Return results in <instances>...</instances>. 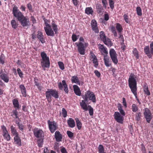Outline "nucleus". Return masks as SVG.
I'll list each match as a JSON object with an SVG mask.
<instances>
[{
	"instance_id": "nucleus-1",
	"label": "nucleus",
	"mask_w": 153,
	"mask_h": 153,
	"mask_svg": "<svg viewBox=\"0 0 153 153\" xmlns=\"http://www.w3.org/2000/svg\"><path fill=\"white\" fill-rule=\"evenodd\" d=\"M13 16L17 18L23 27H27L30 25L29 19L24 16L22 12L18 9L16 6L13 7Z\"/></svg>"
},
{
	"instance_id": "nucleus-2",
	"label": "nucleus",
	"mask_w": 153,
	"mask_h": 153,
	"mask_svg": "<svg viewBox=\"0 0 153 153\" xmlns=\"http://www.w3.org/2000/svg\"><path fill=\"white\" fill-rule=\"evenodd\" d=\"M133 74H131L128 79V85L131 92L136 97L137 95L136 77Z\"/></svg>"
},
{
	"instance_id": "nucleus-3",
	"label": "nucleus",
	"mask_w": 153,
	"mask_h": 153,
	"mask_svg": "<svg viewBox=\"0 0 153 153\" xmlns=\"http://www.w3.org/2000/svg\"><path fill=\"white\" fill-rule=\"evenodd\" d=\"M45 94L46 98L49 102L51 101V96L56 99L58 98L59 97L58 91L55 89H49L45 92Z\"/></svg>"
},
{
	"instance_id": "nucleus-4",
	"label": "nucleus",
	"mask_w": 153,
	"mask_h": 153,
	"mask_svg": "<svg viewBox=\"0 0 153 153\" xmlns=\"http://www.w3.org/2000/svg\"><path fill=\"white\" fill-rule=\"evenodd\" d=\"M41 56L42 58L41 61L42 67L45 68H49L50 65L49 57L47 56L46 54L44 51L41 53Z\"/></svg>"
},
{
	"instance_id": "nucleus-5",
	"label": "nucleus",
	"mask_w": 153,
	"mask_h": 153,
	"mask_svg": "<svg viewBox=\"0 0 153 153\" xmlns=\"http://www.w3.org/2000/svg\"><path fill=\"white\" fill-rule=\"evenodd\" d=\"M83 99L87 102L89 100L93 102H96V99L95 95L93 92L88 91L85 95L82 97Z\"/></svg>"
},
{
	"instance_id": "nucleus-6",
	"label": "nucleus",
	"mask_w": 153,
	"mask_h": 153,
	"mask_svg": "<svg viewBox=\"0 0 153 153\" xmlns=\"http://www.w3.org/2000/svg\"><path fill=\"white\" fill-rule=\"evenodd\" d=\"M76 44L78 48V51L79 53L82 55H84L85 54V50L86 47L88 46L87 43H82V42H79L78 43H76Z\"/></svg>"
},
{
	"instance_id": "nucleus-7",
	"label": "nucleus",
	"mask_w": 153,
	"mask_h": 153,
	"mask_svg": "<svg viewBox=\"0 0 153 153\" xmlns=\"http://www.w3.org/2000/svg\"><path fill=\"white\" fill-rule=\"evenodd\" d=\"M45 26L44 27L45 32L48 36H54L55 33L51 28V26L48 23H45Z\"/></svg>"
},
{
	"instance_id": "nucleus-8",
	"label": "nucleus",
	"mask_w": 153,
	"mask_h": 153,
	"mask_svg": "<svg viewBox=\"0 0 153 153\" xmlns=\"http://www.w3.org/2000/svg\"><path fill=\"white\" fill-rule=\"evenodd\" d=\"M109 54L112 62L114 64H117L118 60L117 55L115 50L113 48L111 49L109 51Z\"/></svg>"
},
{
	"instance_id": "nucleus-9",
	"label": "nucleus",
	"mask_w": 153,
	"mask_h": 153,
	"mask_svg": "<svg viewBox=\"0 0 153 153\" xmlns=\"http://www.w3.org/2000/svg\"><path fill=\"white\" fill-rule=\"evenodd\" d=\"M143 114L147 122L148 123H150L152 119V116L150 110L148 108H146L144 109Z\"/></svg>"
},
{
	"instance_id": "nucleus-10",
	"label": "nucleus",
	"mask_w": 153,
	"mask_h": 153,
	"mask_svg": "<svg viewBox=\"0 0 153 153\" xmlns=\"http://www.w3.org/2000/svg\"><path fill=\"white\" fill-rule=\"evenodd\" d=\"M48 124L51 132L52 133H54L57 128L56 123L54 121L52 122L48 120Z\"/></svg>"
},
{
	"instance_id": "nucleus-11",
	"label": "nucleus",
	"mask_w": 153,
	"mask_h": 153,
	"mask_svg": "<svg viewBox=\"0 0 153 153\" xmlns=\"http://www.w3.org/2000/svg\"><path fill=\"white\" fill-rule=\"evenodd\" d=\"M58 86L59 89L60 90L63 89V86L64 87V91L66 94H68L69 91L68 88V85L66 84L65 81V80H63L62 81V83L60 82L58 84Z\"/></svg>"
},
{
	"instance_id": "nucleus-12",
	"label": "nucleus",
	"mask_w": 153,
	"mask_h": 153,
	"mask_svg": "<svg viewBox=\"0 0 153 153\" xmlns=\"http://www.w3.org/2000/svg\"><path fill=\"white\" fill-rule=\"evenodd\" d=\"M1 128L2 130L3 136L4 137V139L7 141L10 140V137L7 130L6 127L4 125H3L1 126Z\"/></svg>"
},
{
	"instance_id": "nucleus-13",
	"label": "nucleus",
	"mask_w": 153,
	"mask_h": 153,
	"mask_svg": "<svg viewBox=\"0 0 153 153\" xmlns=\"http://www.w3.org/2000/svg\"><path fill=\"white\" fill-rule=\"evenodd\" d=\"M114 116V119L117 122L121 124L123 123V117L121 115L119 112L117 111L115 112Z\"/></svg>"
},
{
	"instance_id": "nucleus-14",
	"label": "nucleus",
	"mask_w": 153,
	"mask_h": 153,
	"mask_svg": "<svg viewBox=\"0 0 153 153\" xmlns=\"http://www.w3.org/2000/svg\"><path fill=\"white\" fill-rule=\"evenodd\" d=\"M91 25L92 30L96 33L99 32V29L97 27V23L94 19L92 20L91 22Z\"/></svg>"
},
{
	"instance_id": "nucleus-15",
	"label": "nucleus",
	"mask_w": 153,
	"mask_h": 153,
	"mask_svg": "<svg viewBox=\"0 0 153 153\" xmlns=\"http://www.w3.org/2000/svg\"><path fill=\"white\" fill-rule=\"evenodd\" d=\"M33 132L34 136L38 138H41L43 134L42 131L37 128L35 129Z\"/></svg>"
},
{
	"instance_id": "nucleus-16",
	"label": "nucleus",
	"mask_w": 153,
	"mask_h": 153,
	"mask_svg": "<svg viewBox=\"0 0 153 153\" xmlns=\"http://www.w3.org/2000/svg\"><path fill=\"white\" fill-rule=\"evenodd\" d=\"M71 81L72 83H74L79 85H82L83 84V82L79 81L78 77L76 76H72Z\"/></svg>"
},
{
	"instance_id": "nucleus-17",
	"label": "nucleus",
	"mask_w": 153,
	"mask_h": 153,
	"mask_svg": "<svg viewBox=\"0 0 153 153\" xmlns=\"http://www.w3.org/2000/svg\"><path fill=\"white\" fill-rule=\"evenodd\" d=\"M55 138L57 142L62 141V136L59 131H56L55 133Z\"/></svg>"
},
{
	"instance_id": "nucleus-18",
	"label": "nucleus",
	"mask_w": 153,
	"mask_h": 153,
	"mask_svg": "<svg viewBox=\"0 0 153 153\" xmlns=\"http://www.w3.org/2000/svg\"><path fill=\"white\" fill-rule=\"evenodd\" d=\"M104 56V61L105 65L108 67L110 66L111 64L110 63V61L109 57L108 56V55L106 54H102Z\"/></svg>"
},
{
	"instance_id": "nucleus-19",
	"label": "nucleus",
	"mask_w": 153,
	"mask_h": 153,
	"mask_svg": "<svg viewBox=\"0 0 153 153\" xmlns=\"http://www.w3.org/2000/svg\"><path fill=\"white\" fill-rule=\"evenodd\" d=\"M144 51L145 54L147 55L149 58H152V54L151 53L150 51L148 45L144 47Z\"/></svg>"
},
{
	"instance_id": "nucleus-20",
	"label": "nucleus",
	"mask_w": 153,
	"mask_h": 153,
	"mask_svg": "<svg viewBox=\"0 0 153 153\" xmlns=\"http://www.w3.org/2000/svg\"><path fill=\"white\" fill-rule=\"evenodd\" d=\"M67 123L69 126L71 128L74 127L75 126L74 120L72 118H69L67 120Z\"/></svg>"
},
{
	"instance_id": "nucleus-21",
	"label": "nucleus",
	"mask_w": 153,
	"mask_h": 153,
	"mask_svg": "<svg viewBox=\"0 0 153 153\" xmlns=\"http://www.w3.org/2000/svg\"><path fill=\"white\" fill-rule=\"evenodd\" d=\"M74 91L75 94L78 96L81 95V93L80 89L78 86L76 85H73Z\"/></svg>"
},
{
	"instance_id": "nucleus-22",
	"label": "nucleus",
	"mask_w": 153,
	"mask_h": 153,
	"mask_svg": "<svg viewBox=\"0 0 153 153\" xmlns=\"http://www.w3.org/2000/svg\"><path fill=\"white\" fill-rule=\"evenodd\" d=\"M14 143L18 146H21L22 145L21 140L19 136H15L14 138Z\"/></svg>"
},
{
	"instance_id": "nucleus-23",
	"label": "nucleus",
	"mask_w": 153,
	"mask_h": 153,
	"mask_svg": "<svg viewBox=\"0 0 153 153\" xmlns=\"http://www.w3.org/2000/svg\"><path fill=\"white\" fill-rule=\"evenodd\" d=\"M86 102L84 100H82L81 102L80 103V105L81 108L84 110L86 111H87L88 108V106L85 102Z\"/></svg>"
},
{
	"instance_id": "nucleus-24",
	"label": "nucleus",
	"mask_w": 153,
	"mask_h": 153,
	"mask_svg": "<svg viewBox=\"0 0 153 153\" xmlns=\"http://www.w3.org/2000/svg\"><path fill=\"white\" fill-rule=\"evenodd\" d=\"M19 88L20 89L21 93L23 96L26 97L27 95L26 90L24 85L22 84L20 85Z\"/></svg>"
},
{
	"instance_id": "nucleus-25",
	"label": "nucleus",
	"mask_w": 153,
	"mask_h": 153,
	"mask_svg": "<svg viewBox=\"0 0 153 153\" xmlns=\"http://www.w3.org/2000/svg\"><path fill=\"white\" fill-rule=\"evenodd\" d=\"M0 77L5 82L7 83L9 80V78L7 74H5L0 75Z\"/></svg>"
},
{
	"instance_id": "nucleus-26",
	"label": "nucleus",
	"mask_w": 153,
	"mask_h": 153,
	"mask_svg": "<svg viewBox=\"0 0 153 153\" xmlns=\"http://www.w3.org/2000/svg\"><path fill=\"white\" fill-rule=\"evenodd\" d=\"M35 85L40 90H41V84L38 82L39 79L36 77H35L33 79Z\"/></svg>"
},
{
	"instance_id": "nucleus-27",
	"label": "nucleus",
	"mask_w": 153,
	"mask_h": 153,
	"mask_svg": "<svg viewBox=\"0 0 153 153\" xmlns=\"http://www.w3.org/2000/svg\"><path fill=\"white\" fill-rule=\"evenodd\" d=\"M96 9L97 12L98 13L103 12V9L101 5L100 4H97L96 5Z\"/></svg>"
},
{
	"instance_id": "nucleus-28",
	"label": "nucleus",
	"mask_w": 153,
	"mask_h": 153,
	"mask_svg": "<svg viewBox=\"0 0 153 153\" xmlns=\"http://www.w3.org/2000/svg\"><path fill=\"white\" fill-rule=\"evenodd\" d=\"M52 26L53 29V32H55V34H57L58 33V28L57 25L53 21L52 22Z\"/></svg>"
},
{
	"instance_id": "nucleus-29",
	"label": "nucleus",
	"mask_w": 153,
	"mask_h": 153,
	"mask_svg": "<svg viewBox=\"0 0 153 153\" xmlns=\"http://www.w3.org/2000/svg\"><path fill=\"white\" fill-rule=\"evenodd\" d=\"M104 43L108 47H110L112 45V43L110 39L108 38H106L105 40L103 41Z\"/></svg>"
},
{
	"instance_id": "nucleus-30",
	"label": "nucleus",
	"mask_w": 153,
	"mask_h": 153,
	"mask_svg": "<svg viewBox=\"0 0 153 153\" xmlns=\"http://www.w3.org/2000/svg\"><path fill=\"white\" fill-rule=\"evenodd\" d=\"M13 105L14 107L16 108V109H19V105L18 101L16 99H14L13 100Z\"/></svg>"
},
{
	"instance_id": "nucleus-31",
	"label": "nucleus",
	"mask_w": 153,
	"mask_h": 153,
	"mask_svg": "<svg viewBox=\"0 0 153 153\" xmlns=\"http://www.w3.org/2000/svg\"><path fill=\"white\" fill-rule=\"evenodd\" d=\"M118 110L120 112V113L123 116H125V113L122 108L121 105L119 103L118 104Z\"/></svg>"
},
{
	"instance_id": "nucleus-32",
	"label": "nucleus",
	"mask_w": 153,
	"mask_h": 153,
	"mask_svg": "<svg viewBox=\"0 0 153 153\" xmlns=\"http://www.w3.org/2000/svg\"><path fill=\"white\" fill-rule=\"evenodd\" d=\"M75 120L76 123V126L78 129L79 130L82 127V123L77 118H75Z\"/></svg>"
},
{
	"instance_id": "nucleus-33",
	"label": "nucleus",
	"mask_w": 153,
	"mask_h": 153,
	"mask_svg": "<svg viewBox=\"0 0 153 153\" xmlns=\"http://www.w3.org/2000/svg\"><path fill=\"white\" fill-rule=\"evenodd\" d=\"M116 28L119 33H122L123 29L120 24L119 23H117L116 24Z\"/></svg>"
},
{
	"instance_id": "nucleus-34",
	"label": "nucleus",
	"mask_w": 153,
	"mask_h": 153,
	"mask_svg": "<svg viewBox=\"0 0 153 153\" xmlns=\"http://www.w3.org/2000/svg\"><path fill=\"white\" fill-rule=\"evenodd\" d=\"M11 24L12 27L14 29H16L18 25V23L15 20H12L11 21Z\"/></svg>"
},
{
	"instance_id": "nucleus-35",
	"label": "nucleus",
	"mask_w": 153,
	"mask_h": 153,
	"mask_svg": "<svg viewBox=\"0 0 153 153\" xmlns=\"http://www.w3.org/2000/svg\"><path fill=\"white\" fill-rule=\"evenodd\" d=\"M10 128L11 132L12 134L13 135H15V136H17L19 135V134L16 131V129L13 126H11Z\"/></svg>"
},
{
	"instance_id": "nucleus-36",
	"label": "nucleus",
	"mask_w": 153,
	"mask_h": 153,
	"mask_svg": "<svg viewBox=\"0 0 153 153\" xmlns=\"http://www.w3.org/2000/svg\"><path fill=\"white\" fill-rule=\"evenodd\" d=\"M17 109H16L15 110H13L11 112V116L13 117L15 116V118L17 119H19L18 115V112L17 111Z\"/></svg>"
},
{
	"instance_id": "nucleus-37",
	"label": "nucleus",
	"mask_w": 153,
	"mask_h": 153,
	"mask_svg": "<svg viewBox=\"0 0 153 153\" xmlns=\"http://www.w3.org/2000/svg\"><path fill=\"white\" fill-rule=\"evenodd\" d=\"M144 92L147 95L149 96L150 93L148 89V86L147 85H145L143 87Z\"/></svg>"
},
{
	"instance_id": "nucleus-38",
	"label": "nucleus",
	"mask_w": 153,
	"mask_h": 153,
	"mask_svg": "<svg viewBox=\"0 0 153 153\" xmlns=\"http://www.w3.org/2000/svg\"><path fill=\"white\" fill-rule=\"evenodd\" d=\"M100 36L101 40H102V41H103L105 40V39H106L107 38L106 37L104 33V32L102 31H101L100 32Z\"/></svg>"
},
{
	"instance_id": "nucleus-39",
	"label": "nucleus",
	"mask_w": 153,
	"mask_h": 153,
	"mask_svg": "<svg viewBox=\"0 0 153 153\" xmlns=\"http://www.w3.org/2000/svg\"><path fill=\"white\" fill-rule=\"evenodd\" d=\"M92 8L91 7H86L85 10V13L87 14H92L93 13Z\"/></svg>"
},
{
	"instance_id": "nucleus-40",
	"label": "nucleus",
	"mask_w": 153,
	"mask_h": 153,
	"mask_svg": "<svg viewBox=\"0 0 153 153\" xmlns=\"http://www.w3.org/2000/svg\"><path fill=\"white\" fill-rule=\"evenodd\" d=\"M98 149L99 153H105L103 146L102 145H100L99 146Z\"/></svg>"
},
{
	"instance_id": "nucleus-41",
	"label": "nucleus",
	"mask_w": 153,
	"mask_h": 153,
	"mask_svg": "<svg viewBox=\"0 0 153 153\" xmlns=\"http://www.w3.org/2000/svg\"><path fill=\"white\" fill-rule=\"evenodd\" d=\"M136 12L137 15L139 16L142 15V10L140 7H137L136 8Z\"/></svg>"
},
{
	"instance_id": "nucleus-42",
	"label": "nucleus",
	"mask_w": 153,
	"mask_h": 153,
	"mask_svg": "<svg viewBox=\"0 0 153 153\" xmlns=\"http://www.w3.org/2000/svg\"><path fill=\"white\" fill-rule=\"evenodd\" d=\"M58 65L60 68L62 70H63L65 69L64 65L63 62L59 61L58 62Z\"/></svg>"
},
{
	"instance_id": "nucleus-43",
	"label": "nucleus",
	"mask_w": 153,
	"mask_h": 153,
	"mask_svg": "<svg viewBox=\"0 0 153 153\" xmlns=\"http://www.w3.org/2000/svg\"><path fill=\"white\" fill-rule=\"evenodd\" d=\"M141 114L140 112H137L136 114L135 115V120L137 121H139L141 118Z\"/></svg>"
},
{
	"instance_id": "nucleus-44",
	"label": "nucleus",
	"mask_w": 153,
	"mask_h": 153,
	"mask_svg": "<svg viewBox=\"0 0 153 153\" xmlns=\"http://www.w3.org/2000/svg\"><path fill=\"white\" fill-rule=\"evenodd\" d=\"M109 2L111 8L113 9L114 8V2L113 0H109Z\"/></svg>"
},
{
	"instance_id": "nucleus-45",
	"label": "nucleus",
	"mask_w": 153,
	"mask_h": 153,
	"mask_svg": "<svg viewBox=\"0 0 153 153\" xmlns=\"http://www.w3.org/2000/svg\"><path fill=\"white\" fill-rule=\"evenodd\" d=\"M88 107L89 108V113L90 116H92L93 114V109L90 105H88Z\"/></svg>"
},
{
	"instance_id": "nucleus-46",
	"label": "nucleus",
	"mask_w": 153,
	"mask_h": 153,
	"mask_svg": "<svg viewBox=\"0 0 153 153\" xmlns=\"http://www.w3.org/2000/svg\"><path fill=\"white\" fill-rule=\"evenodd\" d=\"M132 110L133 112H135L137 111L138 109V108L136 104H133L132 105Z\"/></svg>"
},
{
	"instance_id": "nucleus-47",
	"label": "nucleus",
	"mask_w": 153,
	"mask_h": 153,
	"mask_svg": "<svg viewBox=\"0 0 153 153\" xmlns=\"http://www.w3.org/2000/svg\"><path fill=\"white\" fill-rule=\"evenodd\" d=\"M62 114L64 117H66L67 115V113L65 109L63 108L62 109Z\"/></svg>"
},
{
	"instance_id": "nucleus-48",
	"label": "nucleus",
	"mask_w": 153,
	"mask_h": 153,
	"mask_svg": "<svg viewBox=\"0 0 153 153\" xmlns=\"http://www.w3.org/2000/svg\"><path fill=\"white\" fill-rule=\"evenodd\" d=\"M92 61H93V63L94 64V66L95 68H97L98 65V62L97 58L94 59H92Z\"/></svg>"
},
{
	"instance_id": "nucleus-49",
	"label": "nucleus",
	"mask_w": 153,
	"mask_h": 153,
	"mask_svg": "<svg viewBox=\"0 0 153 153\" xmlns=\"http://www.w3.org/2000/svg\"><path fill=\"white\" fill-rule=\"evenodd\" d=\"M67 134L68 137L71 139L74 136V133L70 131H67Z\"/></svg>"
},
{
	"instance_id": "nucleus-50",
	"label": "nucleus",
	"mask_w": 153,
	"mask_h": 153,
	"mask_svg": "<svg viewBox=\"0 0 153 153\" xmlns=\"http://www.w3.org/2000/svg\"><path fill=\"white\" fill-rule=\"evenodd\" d=\"M123 17L124 20H125V22L127 23H129L130 22L129 20L128 16L126 14H125L123 16Z\"/></svg>"
},
{
	"instance_id": "nucleus-51",
	"label": "nucleus",
	"mask_w": 153,
	"mask_h": 153,
	"mask_svg": "<svg viewBox=\"0 0 153 153\" xmlns=\"http://www.w3.org/2000/svg\"><path fill=\"white\" fill-rule=\"evenodd\" d=\"M17 71L19 76L20 78L23 77V74L19 68H18Z\"/></svg>"
},
{
	"instance_id": "nucleus-52",
	"label": "nucleus",
	"mask_w": 153,
	"mask_h": 153,
	"mask_svg": "<svg viewBox=\"0 0 153 153\" xmlns=\"http://www.w3.org/2000/svg\"><path fill=\"white\" fill-rule=\"evenodd\" d=\"M17 124L19 129L20 130H21L22 131H23V130L24 128V126L22 125V124H20L19 122H18L17 123Z\"/></svg>"
},
{
	"instance_id": "nucleus-53",
	"label": "nucleus",
	"mask_w": 153,
	"mask_h": 153,
	"mask_svg": "<svg viewBox=\"0 0 153 153\" xmlns=\"http://www.w3.org/2000/svg\"><path fill=\"white\" fill-rule=\"evenodd\" d=\"M38 34H37V38L39 39L43 37L42 33L40 31H38Z\"/></svg>"
},
{
	"instance_id": "nucleus-54",
	"label": "nucleus",
	"mask_w": 153,
	"mask_h": 153,
	"mask_svg": "<svg viewBox=\"0 0 153 153\" xmlns=\"http://www.w3.org/2000/svg\"><path fill=\"white\" fill-rule=\"evenodd\" d=\"M133 53L137 58H139L138 52L136 48H135L133 51Z\"/></svg>"
},
{
	"instance_id": "nucleus-55",
	"label": "nucleus",
	"mask_w": 153,
	"mask_h": 153,
	"mask_svg": "<svg viewBox=\"0 0 153 153\" xmlns=\"http://www.w3.org/2000/svg\"><path fill=\"white\" fill-rule=\"evenodd\" d=\"M72 38L74 42L76 41L78 39L77 36L75 34H73L72 36Z\"/></svg>"
},
{
	"instance_id": "nucleus-56",
	"label": "nucleus",
	"mask_w": 153,
	"mask_h": 153,
	"mask_svg": "<svg viewBox=\"0 0 153 153\" xmlns=\"http://www.w3.org/2000/svg\"><path fill=\"white\" fill-rule=\"evenodd\" d=\"M91 56L90 58L92 59H94L97 58L96 56L94 55V54L93 53V52L91 51L90 54Z\"/></svg>"
},
{
	"instance_id": "nucleus-57",
	"label": "nucleus",
	"mask_w": 153,
	"mask_h": 153,
	"mask_svg": "<svg viewBox=\"0 0 153 153\" xmlns=\"http://www.w3.org/2000/svg\"><path fill=\"white\" fill-rule=\"evenodd\" d=\"M150 48L151 53L153 55V42H152L150 44Z\"/></svg>"
},
{
	"instance_id": "nucleus-58",
	"label": "nucleus",
	"mask_w": 153,
	"mask_h": 153,
	"mask_svg": "<svg viewBox=\"0 0 153 153\" xmlns=\"http://www.w3.org/2000/svg\"><path fill=\"white\" fill-rule=\"evenodd\" d=\"M101 52L102 53V54H106L107 55L108 54V52L107 51L106 48H104L103 49L101 50Z\"/></svg>"
},
{
	"instance_id": "nucleus-59",
	"label": "nucleus",
	"mask_w": 153,
	"mask_h": 153,
	"mask_svg": "<svg viewBox=\"0 0 153 153\" xmlns=\"http://www.w3.org/2000/svg\"><path fill=\"white\" fill-rule=\"evenodd\" d=\"M94 73L95 74L96 76L98 78L100 77L101 74L97 70H95L94 71Z\"/></svg>"
},
{
	"instance_id": "nucleus-60",
	"label": "nucleus",
	"mask_w": 153,
	"mask_h": 153,
	"mask_svg": "<svg viewBox=\"0 0 153 153\" xmlns=\"http://www.w3.org/2000/svg\"><path fill=\"white\" fill-rule=\"evenodd\" d=\"M102 5H103V7L105 8H106V5H107L108 3L107 2V1L106 0H104V1H102Z\"/></svg>"
},
{
	"instance_id": "nucleus-61",
	"label": "nucleus",
	"mask_w": 153,
	"mask_h": 153,
	"mask_svg": "<svg viewBox=\"0 0 153 153\" xmlns=\"http://www.w3.org/2000/svg\"><path fill=\"white\" fill-rule=\"evenodd\" d=\"M31 20L32 21L33 24H35L36 23V19L35 18L32 16L31 17Z\"/></svg>"
},
{
	"instance_id": "nucleus-62",
	"label": "nucleus",
	"mask_w": 153,
	"mask_h": 153,
	"mask_svg": "<svg viewBox=\"0 0 153 153\" xmlns=\"http://www.w3.org/2000/svg\"><path fill=\"white\" fill-rule=\"evenodd\" d=\"M61 152L62 153H68L66 149L64 147H62L61 149Z\"/></svg>"
},
{
	"instance_id": "nucleus-63",
	"label": "nucleus",
	"mask_w": 153,
	"mask_h": 153,
	"mask_svg": "<svg viewBox=\"0 0 153 153\" xmlns=\"http://www.w3.org/2000/svg\"><path fill=\"white\" fill-rule=\"evenodd\" d=\"M74 4L76 6L78 5V2L77 0H72Z\"/></svg>"
},
{
	"instance_id": "nucleus-64",
	"label": "nucleus",
	"mask_w": 153,
	"mask_h": 153,
	"mask_svg": "<svg viewBox=\"0 0 153 153\" xmlns=\"http://www.w3.org/2000/svg\"><path fill=\"white\" fill-rule=\"evenodd\" d=\"M123 105L126 107H127V104L126 99L125 98H123Z\"/></svg>"
}]
</instances>
